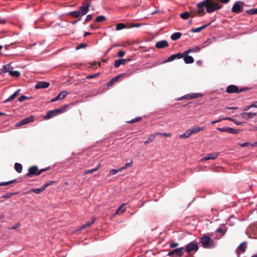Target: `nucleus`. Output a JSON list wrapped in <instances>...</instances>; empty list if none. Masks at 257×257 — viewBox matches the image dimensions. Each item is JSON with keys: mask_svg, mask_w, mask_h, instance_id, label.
Segmentation results:
<instances>
[{"mask_svg": "<svg viewBox=\"0 0 257 257\" xmlns=\"http://www.w3.org/2000/svg\"><path fill=\"white\" fill-rule=\"evenodd\" d=\"M222 7L223 5L216 0H204L197 4V13L199 14L205 15L204 8L207 13H211L220 10Z\"/></svg>", "mask_w": 257, "mask_h": 257, "instance_id": "obj_1", "label": "nucleus"}, {"mask_svg": "<svg viewBox=\"0 0 257 257\" xmlns=\"http://www.w3.org/2000/svg\"><path fill=\"white\" fill-rule=\"evenodd\" d=\"M49 169V167L38 170V168L36 166H33L29 168L28 173L26 174V177H32L33 176H38L42 173L47 171Z\"/></svg>", "mask_w": 257, "mask_h": 257, "instance_id": "obj_2", "label": "nucleus"}, {"mask_svg": "<svg viewBox=\"0 0 257 257\" xmlns=\"http://www.w3.org/2000/svg\"><path fill=\"white\" fill-rule=\"evenodd\" d=\"M200 243L204 248H212L214 246V242L211 238L206 235H204L200 238Z\"/></svg>", "mask_w": 257, "mask_h": 257, "instance_id": "obj_3", "label": "nucleus"}, {"mask_svg": "<svg viewBox=\"0 0 257 257\" xmlns=\"http://www.w3.org/2000/svg\"><path fill=\"white\" fill-rule=\"evenodd\" d=\"M11 65H4L2 70L3 73L8 72L9 74L14 77H19L20 76V73L18 71H13Z\"/></svg>", "mask_w": 257, "mask_h": 257, "instance_id": "obj_4", "label": "nucleus"}, {"mask_svg": "<svg viewBox=\"0 0 257 257\" xmlns=\"http://www.w3.org/2000/svg\"><path fill=\"white\" fill-rule=\"evenodd\" d=\"M244 5V3L241 1L236 2L232 7L231 12L235 14L241 13L243 10Z\"/></svg>", "mask_w": 257, "mask_h": 257, "instance_id": "obj_5", "label": "nucleus"}, {"mask_svg": "<svg viewBox=\"0 0 257 257\" xmlns=\"http://www.w3.org/2000/svg\"><path fill=\"white\" fill-rule=\"evenodd\" d=\"M248 89L247 88L239 89L237 86L234 85H229L226 88V92L228 93H239Z\"/></svg>", "mask_w": 257, "mask_h": 257, "instance_id": "obj_6", "label": "nucleus"}, {"mask_svg": "<svg viewBox=\"0 0 257 257\" xmlns=\"http://www.w3.org/2000/svg\"><path fill=\"white\" fill-rule=\"evenodd\" d=\"M198 243L194 241H192L185 245V250L188 253L192 251L196 252L198 250Z\"/></svg>", "mask_w": 257, "mask_h": 257, "instance_id": "obj_7", "label": "nucleus"}, {"mask_svg": "<svg viewBox=\"0 0 257 257\" xmlns=\"http://www.w3.org/2000/svg\"><path fill=\"white\" fill-rule=\"evenodd\" d=\"M203 96V94L201 93H193L191 94H186L183 96L180 97L177 99L178 100H181L183 99L190 100L194 98L201 97Z\"/></svg>", "mask_w": 257, "mask_h": 257, "instance_id": "obj_8", "label": "nucleus"}, {"mask_svg": "<svg viewBox=\"0 0 257 257\" xmlns=\"http://www.w3.org/2000/svg\"><path fill=\"white\" fill-rule=\"evenodd\" d=\"M185 55L184 51L183 53H178L176 54L172 55L168 58L164 60L161 63H166L171 61H172L175 59H179L183 58V56Z\"/></svg>", "mask_w": 257, "mask_h": 257, "instance_id": "obj_9", "label": "nucleus"}, {"mask_svg": "<svg viewBox=\"0 0 257 257\" xmlns=\"http://www.w3.org/2000/svg\"><path fill=\"white\" fill-rule=\"evenodd\" d=\"M247 248V242L246 241L241 243L236 249L237 257H240V254L245 252Z\"/></svg>", "mask_w": 257, "mask_h": 257, "instance_id": "obj_10", "label": "nucleus"}, {"mask_svg": "<svg viewBox=\"0 0 257 257\" xmlns=\"http://www.w3.org/2000/svg\"><path fill=\"white\" fill-rule=\"evenodd\" d=\"M142 24H133L131 25H128L126 26L124 23H118L116 25V30H120L124 28H132L135 27H139L141 26Z\"/></svg>", "mask_w": 257, "mask_h": 257, "instance_id": "obj_11", "label": "nucleus"}, {"mask_svg": "<svg viewBox=\"0 0 257 257\" xmlns=\"http://www.w3.org/2000/svg\"><path fill=\"white\" fill-rule=\"evenodd\" d=\"M184 253V248L183 247L176 248L171 251H170L168 255L171 256L174 254H177V256L181 257L183 255Z\"/></svg>", "mask_w": 257, "mask_h": 257, "instance_id": "obj_12", "label": "nucleus"}, {"mask_svg": "<svg viewBox=\"0 0 257 257\" xmlns=\"http://www.w3.org/2000/svg\"><path fill=\"white\" fill-rule=\"evenodd\" d=\"M90 7V3H86V4H84L82 6L80 7L79 8V11H78L79 13H80V15H85L88 13Z\"/></svg>", "mask_w": 257, "mask_h": 257, "instance_id": "obj_13", "label": "nucleus"}, {"mask_svg": "<svg viewBox=\"0 0 257 257\" xmlns=\"http://www.w3.org/2000/svg\"><path fill=\"white\" fill-rule=\"evenodd\" d=\"M34 116H30L29 117L25 118L24 119H22L20 121L17 122L16 124V126H22V125L26 124L30 122H33V121H34Z\"/></svg>", "mask_w": 257, "mask_h": 257, "instance_id": "obj_14", "label": "nucleus"}, {"mask_svg": "<svg viewBox=\"0 0 257 257\" xmlns=\"http://www.w3.org/2000/svg\"><path fill=\"white\" fill-rule=\"evenodd\" d=\"M60 111L58 110L57 109L48 111H47L46 115L44 116V118L46 119L51 118L59 114H60Z\"/></svg>", "mask_w": 257, "mask_h": 257, "instance_id": "obj_15", "label": "nucleus"}, {"mask_svg": "<svg viewBox=\"0 0 257 257\" xmlns=\"http://www.w3.org/2000/svg\"><path fill=\"white\" fill-rule=\"evenodd\" d=\"M241 116L243 119H249L254 118L256 115L255 112H242L240 114Z\"/></svg>", "mask_w": 257, "mask_h": 257, "instance_id": "obj_16", "label": "nucleus"}, {"mask_svg": "<svg viewBox=\"0 0 257 257\" xmlns=\"http://www.w3.org/2000/svg\"><path fill=\"white\" fill-rule=\"evenodd\" d=\"M124 74H120L117 75L112 78L107 84L108 87L112 86L115 83H116L121 77L124 76Z\"/></svg>", "mask_w": 257, "mask_h": 257, "instance_id": "obj_17", "label": "nucleus"}, {"mask_svg": "<svg viewBox=\"0 0 257 257\" xmlns=\"http://www.w3.org/2000/svg\"><path fill=\"white\" fill-rule=\"evenodd\" d=\"M155 46L158 49H163L168 46V43L166 40H162L156 42Z\"/></svg>", "mask_w": 257, "mask_h": 257, "instance_id": "obj_18", "label": "nucleus"}, {"mask_svg": "<svg viewBox=\"0 0 257 257\" xmlns=\"http://www.w3.org/2000/svg\"><path fill=\"white\" fill-rule=\"evenodd\" d=\"M68 92L66 91H62L57 96L51 100V102H55L64 98L67 95Z\"/></svg>", "mask_w": 257, "mask_h": 257, "instance_id": "obj_19", "label": "nucleus"}, {"mask_svg": "<svg viewBox=\"0 0 257 257\" xmlns=\"http://www.w3.org/2000/svg\"><path fill=\"white\" fill-rule=\"evenodd\" d=\"M50 85V83L45 81H40L38 82L35 85V88L36 89H40V88H46L48 87Z\"/></svg>", "mask_w": 257, "mask_h": 257, "instance_id": "obj_20", "label": "nucleus"}, {"mask_svg": "<svg viewBox=\"0 0 257 257\" xmlns=\"http://www.w3.org/2000/svg\"><path fill=\"white\" fill-rule=\"evenodd\" d=\"M206 129V127L205 126H195L191 128L190 130L191 132L192 135H194L197 134L198 133L204 131Z\"/></svg>", "mask_w": 257, "mask_h": 257, "instance_id": "obj_21", "label": "nucleus"}, {"mask_svg": "<svg viewBox=\"0 0 257 257\" xmlns=\"http://www.w3.org/2000/svg\"><path fill=\"white\" fill-rule=\"evenodd\" d=\"M218 156V153H211L207 154L205 157L202 159V160L207 161L209 160H214Z\"/></svg>", "mask_w": 257, "mask_h": 257, "instance_id": "obj_22", "label": "nucleus"}, {"mask_svg": "<svg viewBox=\"0 0 257 257\" xmlns=\"http://www.w3.org/2000/svg\"><path fill=\"white\" fill-rule=\"evenodd\" d=\"M183 58L186 64H190L194 62V59L193 57L188 55V54L184 55Z\"/></svg>", "mask_w": 257, "mask_h": 257, "instance_id": "obj_23", "label": "nucleus"}, {"mask_svg": "<svg viewBox=\"0 0 257 257\" xmlns=\"http://www.w3.org/2000/svg\"><path fill=\"white\" fill-rule=\"evenodd\" d=\"M95 220H96V218H93L90 222H88L85 223V224L81 226L80 227L79 229L80 230H81L85 228L90 227L91 225H92L95 222Z\"/></svg>", "mask_w": 257, "mask_h": 257, "instance_id": "obj_24", "label": "nucleus"}, {"mask_svg": "<svg viewBox=\"0 0 257 257\" xmlns=\"http://www.w3.org/2000/svg\"><path fill=\"white\" fill-rule=\"evenodd\" d=\"M200 50V48L198 46H195L194 48L192 49H189L184 51V54L185 55L189 54L191 52H198Z\"/></svg>", "mask_w": 257, "mask_h": 257, "instance_id": "obj_25", "label": "nucleus"}, {"mask_svg": "<svg viewBox=\"0 0 257 257\" xmlns=\"http://www.w3.org/2000/svg\"><path fill=\"white\" fill-rule=\"evenodd\" d=\"M209 25H210V23L207 24V25H203L202 26H201L200 27H198V28H196L192 29L191 30V32H192L193 33H198V32H199L201 30H202L204 29L205 28H206Z\"/></svg>", "mask_w": 257, "mask_h": 257, "instance_id": "obj_26", "label": "nucleus"}, {"mask_svg": "<svg viewBox=\"0 0 257 257\" xmlns=\"http://www.w3.org/2000/svg\"><path fill=\"white\" fill-rule=\"evenodd\" d=\"M125 205V204H122L117 209L115 214H120L124 212L126 210V208L124 207Z\"/></svg>", "mask_w": 257, "mask_h": 257, "instance_id": "obj_27", "label": "nucleus"}, {"mask_svg": "<svg viewBox=\"0 0 257 257\" xmlns=\"http://www.w3.org/2000/svg\"><path fill=\"white\" fill-rule=\"evenodd\" d=\"M101 166V164H98L97 166L94 168V169H91V170H86L84 173H83V174L84 175H86V174H90V173H92L94 172H96V171H97L100 167Z\"/></svg>", "mask_w": 257, "mask_h": 257, "instance_id": "obj_28", "label": "nucleus"}, {"mask_svg": "<svg viewBox=\"0 0 257 257\" xmlns=\"http://www.w3.org/2000/svg\"><path fill=\"white\" fill-rule=\"evenodd\" d=\"M191 135H192L191 134V132L190 130L189 129V130L186 131L185 133L181 135L179 137H180V138H182V139L188 138Z\"/></svg>", "mask_w": 257, "mask_h": 257, "instance_id": "obj_29", "label": "nucleus"}, {"mask_svg": "<svg viewBox=\"0 0 257 257\" xmlns=\"http://www.w3.org/2000/svg\"><path fill=\"white\" fill-rule=\"evenodd\" d=\"M181 36V33L180 32H176L172 34L171 36V38L173 41H176L179 39Z\"/></svg>", "mask_w": 257, "mask_h": 257, "instance_id": "obj_30", "label": "nucleus"}, {"mask_svg": "<svg viewBox=\"0 0 257 257\" xmlns=\"http://www.w3.org/2000/svg\"><path fill=\"white\" fill-rule=\"evenodd\" d=\"M45 190V188H44V187L42 186V187H41L40 188H37V189H31L30 190V192H34L36 194H40V193H41L42 192H43L44 190Z\"/></svg>", "mask_w": 257, "mask_h": 257, "instance_id": "obj_31", "label": "nucleus"}, {"mask_svg": "<svg viewBox=\"0 0 257 257\" xmlns=\"http://www.w3.org/2000/svg\"><path fill=\"white\" fill-rule=\"evenodd\" d=\"M15 169L18 173H20L22 171L23 166L22 164L18 163H16L15 164Z\"/></svg>", "mask_w": 257, "mask_h": 257, "instance_id": "obj_32", "label": "nucleus"}, {"mask_svg": "<svg viewBox=\"0 0 257 257\" xmlns=\"http://www.w3.org/2000/svg\"><path fill=\"white\" fill-rule=\"evenodd\" d=\"M155 138V135H150L149 136L148 139L146 141L144 142L145 144L147 145V144H148L151 143L153 141Z\"/></svg>", "mask_w": 257, "mask_h": 257, "instance_id": "obj_33", "label": "nucleus"}, {"mask_svg": "<svg viewBox=\"0 0 257 257\" xmlns=\"http://www.w3.org/2000/svg\"><path fill=\"white\" fill-rule=\"evenodd\" d=\"M106 20V18L104 16H99L97 17L95 19L96 23H100Z\"/></svg>", "mask_w": 257, "mask_h": 257, "instance_id": "obj_34", "label": "nucleus"}, {"mask_svg": "<svg viewBox=\"0 0 257 257\" xmlns=\"http://www.w3.org/2000/svg\"><path fill=\"white\" fill-rule=\"evenodd\" d=\"M190 16V14L188 12H185L180 15V17L184 20H187Z\"/></svg>", "mask_w": 257, "mask_h": 257, "instance_id": "obj_35", "label": "nucleus"}, {"mask_svg": "<svg viewBox=\"0 0 257 257\" xmlns=\"http://www.w3.org/2000/svg\"><path fill=\"white\" fill-rule=\"evenodd\" d=\"M17 182V180L16 179H14L8 182H3L0 183V186H6L10 184H11L13 183Z\"/></svg>", "mask_w": 257, "mask_h": 257, "instance_id": "obj_36", "label": "nucleus"}, {"mask_svg": "<svg viewBox=\"0 0 257 257\" xmlns=\"http://www.w3.org/2000/svg\"><path fill=\"white\" fill-rule=\"evenodd\" d=\"M69 15L74 18H78L80 16V13L78 11L70 12Z\"/></svg>", "mask_w": 257, "mask_h": 257, "instance_id": "obj_37", "label": "nucleus"}, {"mask_svg": "<svg viewBox=\"0 0 257 257\" xmlns=\"http://www.w3.org/2000/svg\"><path fill=\"white\" fill-rule=\"evenodd\" d=\"M141 119H142V117H136L135 118L131 119L130 121H127V123H136V122H139Z\"/></svg>", "mask_w": 257, "mask_h": 257, "instance_id": "obj_38", "label": "nucleus"}, {"mask_svg": "<svg viewBox=\"0 0 257 257\" xmlns=\"http://www.w3.org/2000/svg\"><path fill=\"white\" fill-rule=\"evenodd\" d=\"M121 171V169L120 168H119V169H111L110 172H109V176H112V175H113L115 174H116L117 173H118V172H120Z\"/></svg>", "mask_w": 257, "mask_h": 257, "instance_id": "obj_39", "label": "nucleus"}, {"mask_svg": "<svg viewBox=\"0 0 257 257\" xmlns=\"http://www.w3.org/2000/svg\"><path fill=\"white\" fill-rule=\"evenodd\" d=\"M239 130H235L233 128L229 127L228 128V133L232 134H236L239 133Z\"/></svg>", "mask_w": 257, "mask_h": 257, "instance_id": "obj_40", "label": "nucleus"}, {"mask_svg": "<svg viewBox=\"0 0 257 257\" xmlns=\"http://www.w3.org/2000/svg\"><path fill=\"white\" fill-rule=\"evenodd\" d=\"M16 94H13L11 96H10L8 99H7L4 102H8L13 101L16 97Z\"/></svg>", "mask_w": 257, "mask_h": 257, "instance_id": "obj_41", "label": "nucleus"}, {"mask_svg": "<svg viewBox=\"0 0 257 257\" xmlns=\"http://www.w3.org/2000/svg\"><path fill=\"white\" fill-rule=\"evenodd\" d=\"M224 119H225V120H229L233 122L237 125H240L241 124V122L238 121L236 120L235 119H233L231 117H225Z\"/></svg>", "mask_w": 257, "mask_h": 257, "instance_id": "obj_42", "label": "nucleus"}, {"mask_svg": "<svg viewBox=\"0 0 257 257\" xmlns=\"http://www.w3.org/2000/svg\"><path fill=\"white\" fill-rule=\"evenodd\" d=\"M99 75H100V73H95L94 74L89 75L86 76V78L88 79L94 78L99 76Z\"/></svg>", "mask_w": 257, "mask_h": 257, "instance_id": "obj_43", "label": "nucleus"}, {"mask_svg": "<svg viewBox=\"0 0 257 257\" xmlns=\"http://www.w3.org/2000/svg\"><path fill=\"white\" fill-rule=\"evenodd\" d=\"M87 46V45L86 44L81 43L77 46V47H76V50H79L82 48H85Z\"/></svg>", "mask_w": 257, "mask_h": 257, "instance_id": "obj_44", "label": "nucleus"}, {"mask_svg": "<svg viewBox=\"0 0 257 257\" xmlns=\"http://www.w3.org/2000/svg\"><path fill=\"white\" fill-rule=\"evenodd\" d=\"M133 165V161H131L130 163H126L124 167H122V168H120V169H121V171L124 170V169H127V168L128 167H130L132 166Z\"/></svg>", "mask_w": 257, "mask_h": 257, "instance_id": "obj_45", "label": "nucleus"}, {"mask_svg": "<svg viewBox=\"0 0 257 257\" xmlns=\"http://www.w3.org/2000/svg\"><path fill=\"white\" fill-rule=\"evenodd\" d=\"M229 127H218L217 130L222 132H226L228 133Z\"/></svg>", "mask_w": 257, "mask_h": 257, "instance_id": "obj_46", "label": "nucleus"}, {"mask_svg": "<svg viewBox=\"0 0 257 257\" xmlns=\"http://www.w3.org/2000/svg\"><path fill=\"white\" fill-rule=\"evenodd\" d=\"M54 183V182L53 181H48L43 186L45 189L47 187L53 185Z\"/></svg>", "mask_w": 257, "mask_h": 257, "instance_id": "obj_47", "label": "nucleus"}, {"mask_svg": "<svg viewBox=\"0 0 257 257\" xmlns=\"http://www.w3.org/2000/svg\"><path fill=\"white\" fill-rule=\"evenodd\" d=\"M68 105L67 104L64 105L61 108L57 109L58 110L60 111V113H63L67 108Z\"/></svg>", "mask_w": 257, "mask_h": 257, "instance_id": "obj_48", "label": "nucleus"}, {"mask_svg": "<svg viewBox=\"0 0 257 257\" xmlns=\"http://www.w3.org/2000/svg\"><path fill=\"white\" fill-rule=\"evenodd\" d=\"M29 97L25 96V95H22L19 98V101L20 102L23 101L27 99H28Z\"/></svg>", "mask_w": 257, "mask_h": 257, "instance_id": "obj_49", "label": "nucleus"}, {"mask_svg": "<svg viewBox=\"0 0 257 257\" xmlns=\"http://www.w3.org/2000/svg\"><path fill=\"white\" fill-rule=\"evenodd\" d=\"M239 145L242 147H248L249 146H252V145H251V144L249 142H246L244 143L240 144Z\"/></svg>", "mask_w": 257, "mask_h": 257, "instance_id": "obj_50", "label": "nucleus"}, {"mask_svg": "<svg viewBox=\"0 0 257 257\" xmlns=\"http://www.w3.org/2000/svg\"><path fill=\"white\" fill-rule=\"evenodd\" d=\"M125 53V51H124L123 50H120L117 53V56L119 57H122L124 55Z\"/></svg>", "mask_w": 257, "mask_h": 257, "instance_id": "obj_51", "label": "nucleus"}, {"mask_svg": "<svg viewBox=\"0 0 257 257\" xmlns=\"http://www.w3.org/2000/svg\"><path fill=\"white\" fill-rule=\"evenodd\" d=\"M13 195V193H6L4 195H3L2 197L3 198H10L12 195Z\"/></svg>", "mask_w": 257, "mask_h": 257, "instance_id": "obj_52", "label": "nucleus"}, {"mask_svg": "<svg viewBox=\"0 0 257 257\" xmlns=\"http://www.w3.org/2000/svg\"><path fill=\"white\" fill-rule=\"evenodd\" d=\"M216 231L217 232L221 233L222 235H224L225 234L226 230L224 231L223 230V229H222L221 228H218L217 229Z\"/></svg>", "mask_w": 257, "mask_h": 257, "instance_id": "obj_53", "label": "nucleus"}, {"mask_svg": "<svg viewBox=\"0 0 257 257\" xmlns=\"http://www.w3.org/2000/svg\"><path fill=\"white\" fill-rule=\"evenodd\" d=\"M179 244L177 242H171L170 244V247L172 248H175L178 246Z\"/></svg>", "mask_w": 257, "mask_h": 257, "instance_id": "obj_54", "label": "nucleus"}, {"mask_svg": "<svg viewBox=\"0 0 257 257\" xmlns=\"http://www.w3.org/2000/svg\"><path fill=\"white\" fill-rule=\"evenodd\" d=\"M246 13H247L248 15H254V9H250L246 10L245 11Z\"/></svg>", "mask_w": 257, "mask_h": 257, "instance_id": "obj_55", "label": "nucleus"}, {"mask_svg": "<svg viewBox=\"0 0 257 257\" xmlns=\"http://www.w3.org/2000/svg\"><path fill=\"white\" fill-rule=\"evenodd\" d=\"M131 61V58H127V59H121L122 61V64H124L125 63H127Z\"/></svg>", "mask_w": 257, "mask_h": 257, "instance_id": "obj_56", "label": "nucleus"}, {"mask_svg": "<svg viewBox=\"0 0 257 257\" xmlns=\"http://www.w3.org/2000/svg\"><path fill=\"white\" fill-rule=\"evenodd\" d=\"M92 18V16L91 15H88L86 16V19L85 20V22L86 23L90 21Z\"/></svg>", "mask_w": 257, "mask_h": 257, "instance_id": "obj_57", "label": "nucleus"}, {"mask_svg": "<svg viewBox=\"0 0 257 257\" xmlns=\"http://www.w3.org/2000/svg\"><path fill=\"white\" fill-rule=\"evenodd\" d=\"M222 120H225V119H224V118H220V119H217V120H213V121H212L211 122V123L213 124H215L216 123L219 122L220 121H221Z\"/></svg>", "mask_w": 257, "mask_h": 257, "instance_id": "obj_58", "label": "nucleus"}, {"mask_svg": "<svg viewBox=\"0 0 257 257\" xmlns=\"http://www.w3.org/2000/svg\"><path fill=\"white\" fill-rule=\"evenodd\" d=\"M20 226V224L19 223H16L15 225L12 226L11 227V229H16L17 228H18V227H19Z\"/></svg>", "mask_w": 257, "mask_h": 257, "instance_id": "obj_59", "label": "nucleus"}, {"mask_svg": "<svg viewBox=\"0 0 257 257\" xmlns=\"http://www.w3.org/2000/svg\"><path fill=\"white\" fill-rule=\"evenodd\" d=\"M158 134L161 135H162L163 136H165L166 137H169L171 136V134H169V133H157V134H156V135H157Z\"/></svg>", "mask_w": 257, "mask_h": 257, "instance_id": "obj_60", "label": "nucleus"}, {"mask_svg": "<svg viewBox=\"0 0 257 257\" xmlns=\"http://www.w3.org/2000/svg\"><path fill=\"white\" fill-rule=\"evenodd\" d=\"M114 64H122L121 59L115 60Z\"/></svg>", "mask_w": 257, "mask_h": 257, "instance_id": "obj_61", "label": "nucleus"}, {"mask_svg": "<svg viewBox=\"0 0 257 257\" xmlns=\"http://www.w3.org/2000/svg\"><path fill=\"white\" fill-rule=\"evenodd\" d=\"M252 107H253L252 106V104H251L250 105L246 107L245 108H244L243 110H244V111L248 110V109H249L250 108H251Z\"/></svg>", "mask_w": 257, "mask_h": 257, "instance_id": "obj_62", "label": "nucleus"}, {"mask_svg": "<svg viewBox=\"0 0 257 257\" xmlns=\"http://www.w3.org/2000/svg\"><path fill=\"white\" fill-rule=\"evenodd\" d=\"M81 19L79 18L77 20L74 21L72 22L73 25L76 24L78 21H80Z\"/></svg>", "mask_w": 257, "mask_h": 257, "instance_id": "obj_63", "label": "nucleus"}, {"mask_svg": "<svg viewBox=\"0 0 257 257\" xmlns=\"http://www.w3.org/2000/svg\"><path fill=\"white\" fill-rule=\"evenodd\" d=\"M252 106H253V107H256L257 108V101L254 102L253 104H252Z\"/></svg>", "mask_w": 257, "mask_h": 257, "instance_id": "obj_64", "label": "nucleus"}]
</instances>
